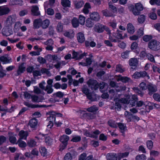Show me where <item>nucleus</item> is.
<instances>
[{"mask_svg":"<svg viewBox=\"0 0 160 160\" xmlns=\"http://www.w3.org/2000/svg\"><path fill=\"white\" fill-rule=\"evenodd\" d=\"M92 19L90 18H88L86 20V25L88 28H91L93 25V23L92 21Z\"/></svg>","mask_w":160,"mask_h":160,"instance_id":"40","label":"nucleus"},{"mask_svg":"<svg viewBox=\"0 0 160 160\" xmlns=\"http://www.w3.org/2000/svg\"><path fill=\"white\" fill-rule=\"evenodd\" d=\"M81 139V138L80 136L75 135L72 136V138L71 141L73 142H76L79 141Z\"/></svg>","mask_w":160,"mask_h":160,"instance_id":"51","label":"nucleus"},{"mask_svg":"<svg viewBox=\"0 0 160 160\" xmlns=\"http://www.w3.org/2000/svg\"><path fill=\"white\" fill-rule=\"evenodd\" d=\"M31 11L32 14L35 16H38L40 15V12L39 10V8L37 6L32 7Z\"/></svg>","mask_w":160,"mask_h":160,"instance_id":"16","label":"nucleus"},{"mask_svg":"<svg viewBox=\"0 0 160 160\" xmlns=\"http://www.w3.org/2000/svg\"><path fill=\"white\" fill-rule=\"evenodd\" d=\"M85 45L87 47L90 46L92 47H93L96 46V43L93 42H91L89 43L88 41H86L85 42Z\"/></svg>","mask_w":160,"mask_h":160,"instance_id":"62","label":"nucleus"},{"mask_svg":"<svg viewBox=\"0 0 160 160\" xmlns=\"http://www.w3.org/2000/svg\"><path fill=\"white\" fill-rule=\"evenodd\" d=\"M69 137L66 135H63L60 138V140L62 143H67L69 140Z\"/></svg>","mask_w":160,"mask_h":160,"instance_id":"34","label":"nucleus"},{"mask_svg":"<svg viewBox=\"0 0 160 160\" xmlns=\"http://www.w3.org/2000/svg\"><path fill=\"white\" fill-rule=\"evenodd\" d=\"M39 138L41 139H45V142L47 144H49L50 143V137L49 136H48L47 135H44L43 134H40L39 135Z\"/></svg>","mask_w":160,"mask_h":160,"instance_id":"31","label":"nucleus"},{"mask_svg":"<svg viewBox=\"0 0 160 160\" xmlns=\"http://www.w3.org/2000/svg\"><path fill=\"white\" fill-rule=\"evenodd\" d=\"M77 36L78 42L82 43L85 41V38L83 33L81 32H79L77 34Z\"/></svg>","mask_w":160,"mask_h":160,"instance_id":"23","label":"nucleus"},{"mask_svg":"<svg viewBox=\"0 0 160 160\" xmlns=\"http://www.w3.org/2000/svg\"><path fill=\"white\" fill-rule=\"evenodd\" d=\"M128 154L129 153L128 152H125L119 153L117 155L118 160H120L122 158L127 157L128 155Z\"/></svg>","mask_w":160,"mask_h":160,"instance_id":"38","label":"nucleus"},{"mask_svg":"<svg viewBox=\"0 0 160 160\" xmlns=\"http://www.w3.org/2000/svg\"><path fill=\"white\" fill-rule=\"evenodd\" d=\"M72 26L74 28H77L79 26V23L78 19L76 18H73L71 21Z\"/></svg>","mask_w":160,"mask_h":160,"instance_id":"35","label":"nucleus"},{"mask_svg":"<svg viewBox=\"0 0 160 160\" xmlns=\"http://www.w3.org/2000/svg\"><path fill=\"white\" fill-rule=\"evenodd\" d=\"M146 107V111L149 112L150 110L152 109L153 105L155 106L157 108H159L160 107L159 105L157 104H154L149 102H146L145 104Z\"/></svg>","mask_w":160,"mask_h":160,"instance_id":"10","label":"nucleus"},{"mask_svg":"<svg viewBox=\"0 0 160 160\" xmlns=\"http://www.w3.org/2000/svg\"><path fill=\"white\" fill-rule=\"evenodd\" d=\"M148 47L153 50H158L160 49V42L156 40H152L148 43Z\"/></svg>","mask_w":160,"mask_h":160,"instance_id":"6","label":"nucleus"},{"mask_svg":"<svg viewBox=\"0 0 160 160\" xmlns=\"http://www.w3.org/2000/svg\"><path fill=\"white\" fill-rule=\"evenodd\" d=\"M49 24V20L46 19L42 22V27L43 28H47Z\"/></svg>","mask_w":160,"mask_h":160,"instance_id":"47","label":"nucleus"},{"mask_svg":"<svg viewBox=\"0 0 160 160\" xmlns=\"http://www.w3.org/2000/svg\"><path fill=\"white\" fill-rule=\"evenodd\" d=\"M92 62L90 58H87L86 60V62H81L79 63V65H81L83 66H86L90 65Z\"/></svg>","mask_w":160,"mask_h":160,"instance_id":"43","label":"nucleus"},{"mask_svg":"<svg viewBox=\"0 0 160 160\" xmlns=\"http://www.w3.org/2000/svg\"><path fill=\"white\" fill-rule=\"evenodd\" d=\"M155 8H153V12L150 13L149 15V17L152 19L155 20L157 18V15L155 13Z\"/></svg>","mask_w":160,"mask_h":160,"instance_id":"39","label":"nucleus"},{"mask_svg":"<svg viewBox=\"0 0 160 160\" xmlns=\"http://www.w3.org/2000/svg\"><path fill=\"white\" fill-rule=\"evenodd\" d=\"M50 5V3L49 2H46L44 3V9L47 12V13L48 14V15H50V9L49 8H47Z\"/></svg>","mask_w":160,"mask_h":160,"instance_id":"44","label":"nucleus"},{"mask_svg":"<svg viewBox=\"0 0 160 160\" xmlns=\"http://www.w3.org/2000/svg\"><path fill=\"white\" fill-rule=\"evenodd\" d=\"M28 135V133L27 132L24 131L23 130L21 131L18 133V135L20 137L19 139H21L26 140Z\"/></svg>","mask_w":160,"mask_h":160,"instance_id":"20","label":"nucleus"},{"mask_svg":"<svg viewBox=\"0 0 160 160\" xmlns=\"http://www.w3.org/2000/svg\"><path fill=\"white\" fill-rule=\"evenodd\" d=\"M139 87L141 89L143 90H145L147 89V86L145 83L144 82H141L139 84Z\"/></svg>","mask_w":160,"mask_h":160,"instance_id":"60","label":"nucleus"},{"mask_svg":"<svg viewBox=\"0 0 160 160\" xmlns=\"http://www.w3.org/2000/svg\"><path fill=\"white\" fill-rule=\"evenodd\" d=\"M0 61L3 62V64L10 63L12 62L11 59H8L5 57H2L0 58Z\"/></svg>","mask_w":160,"mask_h":160,"instance_id":"37","label":"nucleus"},{"mask_svg":"<svg viewBox=\"0 0 160 160\" xmlns=\"http://www.w3.org/2000/svg\"><path fill=\"white\" fill-rule=\"evenodd\" d=\"M108 160H118V156L116 153H108L106 156Z\"/></svg>","mask_w":160,"mask_h":160,"instance_id":"21","label":"nucleus"},{"mask_svg":"<svg viewBox=\"0 0 160 160\" xmlns=\"http://www.w3.org/2000/svg\"><path fill=\"white\" fill-rule=\"evenodd\" d=\"M32 101L34 102H39L42 101V100L36 95L32 96Z\"/></svg>","mask_w":160,"mask_h":160,"instance_id":"49","label":"nucleus"},{"mask_svg":"<svg viewBox=\"0 0 160 160\" xmlns=\"http://www.w3.org/2000/svg\"><path fill=\"white\" fill-rule=\"evenodd\" d=\"M115 78L118 81H121L123 82L126 83L131 80L130 78L126 77H122L120 75L115 76Z\"/></svg>","mask_w":160,"mask_h":160,"instance_id":"14","label":"nucleus"},{"mask_svg":"<svg viewBox=\"0 0 160 160\" xmlns=\"http://www.w3.org/2000/svg\"><path fill=\"white\" fill-rule=\"evenodd\" d=\"M108 124L110 127L114 128H117L118 125V124L115 121L111 120H110L108 122Z\"/></svg>","mask_w":160,"mask_h":160,"instance_id":"52","label":"nucleus"},{"mask_svg":"<svg viewBox=\"0 0 160 160\" xmlns=\"http://www.w3.org/2000/svg\"><path fill=\"white\" fill-rule=\"evenodd\" d=\"M47 84L45 86L46 83L45 81H43L39 84V86L41 88L47 91L49 94L50 93V80L47 81Z\"/></svg>","mask_w":160,"mask_h":160,"instance_id":"8","label":"nucleus"},{"mask_svg":"<svg viewBox=\"0 0 160 160\" xmlns=\"http://www.w3.org/2000/svg\"><path fill=\"white\" fill-rule=\"evenodd\" d=\"M90 17L92 20L95 21H98L100 19L99 14L96 12L90 13Z\"/></svg>","mask_w":160,"mask_h":160,"instance_id":"15","label":"nucleus"},{"mask_svg":"<svg viewBox=\"0 0 160 160\" xmlns=\"http://www.w3.org/2000/svg\"><path fill=\"white\" fill-rule=\"evenodd\" d=\"M38 121L35 118L30 120L29 122V125L31 128H35L38 124Z\"/></svg>","mask_w":160,"mask_h":160,"instance_id":"30","label":"nucleus"},{"mask_svg":"<svg viewBox=\"0 0 160 160\" xmlns=\"http://www.w3.org/2000/svg\"><path fill=\"white\" fill-rule=\"evenodd\" d=\"M42 20L40 19H37L34 21L33 22V27L34 28L38 29L41 26H42Z\"/></svg>","mask_w":160,"mask_h":160,"instance_id":"22","label":"nucleus"},{"mask_svg":"<svg viewBox=\"0 0 160 160\" xmlns=\"http://www.w3.org/2000/svg\"><path fill=\"white\" fill-rule=\"evenodd\" d=\"M145 19V17L144 15L139 16L138 19V21L139 23H143Z\"/></svg>","mask_w":160,"mask_h":160,"instance_id":"54","label":"nucleus"},{"mask_svg":"<svg viewBox=\"0 0 160 160\" xmlns=\"http://www.w3.org/2000/svg\"><path fill=\"white\" fill-rule=\"evenodd\" d=\"M130 66L132 67H136L138 64V60L136 58H131L129 61Z\"/></svg>","mask_w":160,"mask_h":160,"instance_id":"19","label":"nucleus"},{"mask_svg":"<svg viewBox=\"0 0 160 160\" xmlns=\"http://www.w3.org/2000/svg\"><path fill=\"white\" fill-rule=\"evenodd\" d=\"M146 145L147 148L150 149L151 150L153 146V142L151 140H148L146 142Z\"/></svg>","mask_w":160,"mask_h":160,"instance_id":"55","label":"nucleus"},{"mask_svg":"<svg viewBox=\"0 0 160 160\" xmlns=\"http://www.w3.org/2000/svg\"><path fill=\"white\" fill-rule=\"evenodd\" d=\"M114 100L116 102L115 104V108L118 110H119L121 108V105L120 103L124 104H130L132 106H135L137 105V107H141L143 105V102L140 101L137 102L138 98L136 95H132V96H126L125 98H122L119 100L118 98L114 99ZM144 106H145V104ZM146 107H145V109L146 110Z\"/></svg>","mask_w":160,"mask_h":160,"instance_id":"1","label":"nucleus"},{"mask_svg":"<svg viewBox=\"0 0 160 160\" xmlns=\"http://www.w3.org/2000/svg\"><path fill=\"white\" fill-rule=\"evenodd\" d=\"M53 97L55 98L57 97L61 98L63 96L64 94L61 92H58L54 93L53 94Z\"/></svg>","mask_w":160,"mask_h":160,"instance_id":"50","label":"nucleus"},{"mask_svg":"<svg viewBox=\"0 0 160 160\" xmlns=\"http://www.w3.org/2000/svg\"><path fill=\"white\" fill-rule=\"evenodd\" d=\"M125 70L122 68V66L120 65H117L116 67V71L120 72H122Z\"/></svg>","mask_w":160,"mask_h":160,"instance_id":"63","label":"nucleus"},{"mask_svg":"<svg viewBox=\"0 0 160 160\" xmlns=\"http://www.w3.org/2000/svg\"><path fill=\"white\" fill-rule=\"evenodd\" d=\"M149 2L152 5L156 4L158 5H160V0H150Z\"/></svg>","mask_w":160,"mask_h":160,"instance_id":"59","label":"nucleus"},{"mask_svg":"<svg viewBox=\"0 0 160 160\" xmlns=\"http://www.w3.org/2000/svg\"><path fill=\"white\" fill-rule=\"evenodd\" d=\"M131 48L132 51L137 54L139 53V49L138 47V44L136 42L132 43L131 46Z\"/></svg>","mask_w":160,"mask_h":160,"instance_id":"18","label":"nucleus"},{"mask_svg":"<svg viewBox=\"0 0 160 160\" xmlns=\"http://www.w3.org/2000/svg\"><path fill=\"white\" fill-rule=\"evenodd\" d=\"M87 84L89 87H91L92 90H96L99 87L101 92H102V89L104 88L106 86V84L103 82H102L100 83V85H99L96 80L92 79H90L88 82Z\"/></svg>","mask_w":160,"mask_h":160,"instance_id":"3","label":"nucleus"},{"mask_svg":"<svg viewBox=\"0 0 160 160\" xmlns=\"http://www.w3.org/2000/svg\"><path fill=\"white\" fill-rule=\"evenodd\" d=\"M118 126L119 128L123 132L126 129V126L125 124L119 123L118 124Z\"/></svg>","mask_w":160,"mask_h":160,"instance_id":"56","label":"nucleus"},{"mask_svg":"<svg viewBox=\"0 0 160 160\" xmlns=\"http://www.w3.org/2000/svg\"><path fill=\"white\" fill-rule=\"evenodd\" d=\"M127 30L128 33L131 34H133L135 32V28L133 25L129 23L127 24Z\"/></svg>","mask_w":160,"mask_h":160,"instance_id":"25","label":"nucleus"},{"mask_svg":"<svg viewBox=\"0 0 160 160\" xmlns=\"http://www.w3.org/2000/svg\"><path fill=\"white\" fill-rule=\"evenodd\" d=\"M28 145L30 147H33L36 146V143L32 139H31L27 142Z\"/></svg>","mask_w":160,"mask_h":160,"instance_id":"48","label":"nucleus"},{"mask_svg":"<svg viewBox=\"0 0 160 160\" xmlns=\"http://www.w3.org/2000/svg\"><path fill=\"white\" fill-rule=\"evenodd\" d=\"M130 11H131L134 15L137 16L138 15L140 12L143 10L142 5L140 3H136L134 7L132 4H130L128 6Z\"/></svg>","mask_w":160,"mask_h":160,"instance_id":"4","label":"nucleus"},{"mask_svg":"<svg viewBox=\"0 0 160 160\" xmlns=\"http://www.w3.org/2000/svg\"><path fill=\"white\" fill-rule=\"evenodd\" d=\"M64 36L70 38H73L74 36V32L72 30L66 31L63 33Z\"/></svg>","mask_w":160,"mask_h":160,"instance_id":"26","label":"nucleus"},{"mask_svg":"<svg viewBox=\"0 0 160 160\" xmlns=\"http://www.w3.org/2000/svg\"><path fill=\"white\" fill-rule=\"evenodd\" d=\"M119 29L122 30L121 31L118 29L116 32L113 33L112 34H110L109 39L112 42H116L119 41V39H122L127 37L126 34H125L124 36H123V31L126 30V28L122 26H119Z\"/></svg>","mask_w":160,"mask_h":160,"instance_id":"2","label":"nucleus"},{"mask_svg":"<svg viewBox=\"0 0 160 160\" xmlns=\"http://www.w3.org/2000/svg\"><path fill=\"white\" fill-rule=\"evenodd\" d=\"M21 25L22 23L20 22H17L15 23L13 28V31L14 32H17L19 31Z\"/></svg>","mask_w":160,"mask_h":160,"instance_id":"32","label":"nucleus"},{"mask_svg":"<svg viewBox=\"0 0 160 160\" xmlns=\"http://www.w3.org/2000/svg\"><path fill=\"white\" fill-rule=\"evenodd\" d=\"M85 17L82 15H80L79 17V23L82 25H83L85 21Z\"/></svg>","mask_w":160,"mask_h":160,"instance_id":"42","label":"nucleus"},{"mask_svg":"<svg viewBox=\"0 0 160 160\" xmlns=\"http://www.w3.org/2000/svg\"><path fill=\"white\" fill-rule=\"evenodd\" d=\"M40 152L42 155L43 156L47 154L46 149L44 147H41L40 149Z\"/></svg>","mask_w":160,"mask_h":160,"instance_id":"61","label":"nucleus"},{"mask_svg":"<svg viewBox=\"0 0 160 160\" xmlns=\"http://www.w3.org/2000/svg\"><path fill=\"white\" fill-rule=\"evenodd\" d=\"M61 4L64 7H70L71 6V2L69 0H61Z\"/></svg>","mask_w":160,"mask_h":160,"instance_id":"33","label":"nucleus"},{"mask_svg":"<svg viewBox=\"0 0 160 160\" xmlns=\"http://www.w3.org/2000/svg\"><path fill=\"white\" fill-rule=\"evenodd\" d=\"M84 2L82 0L75 1L74 2V4L76 8H81L83 5Z\"/></svg>","mask_w":160,"mask_h":160,"instance_id":"28","label":"nucleus"},{"mask_svg":"<svg viewBox=\"0 0 160 160\" xmlns=\"http://www.w3.org/2000/svg\"><path fill=\"white\" fill-rule=\"evenodd\" d=\"M94 29L95 31L99 33L102 32L104 30L108 33L110 32V30L108 27L99 23H98L95 25Z\"/></svg>","mask_w":160,"mask_h":160,"instance_id":"7","label":"nucleus"},{"mask_svg":"<svg viewBox=\"0 0 160 160\" xmlns=\"http://www.w3.org/2000/svg\"><path fill=\"white\" fill-rule=\"evenodd\" d=\"M2 34L6 36H9L13 33L12 26H5L2 29Z\"/></svg>","mask_w":160,"mask_h":160,"instance_id":"9","label":"nucleus"},{"mask_svg":"<svg viewBox=\"0 0 160 160\" xmlns=\"http://www.w3.org/2000/svg\"><path fill=\"white\" fill-rule=\"evenodd\" d=\"M73 158V156L72 154L68 153L65 156L64 158V160H71Z\"/></svg>","mask_w":160,"mask_h":160,"instance_id":"57","label":"nucleus"},{"mask_svg":"<svg viewBox=\"0 0 160 160\" xmlns=\"http://www.w3.org/2000/svg\"><path fill=\"white\" fill-rule=\"evenodd\" d=\"M87 53H84L83 54H81L80 52H78L73 51L72 54V58L76 60L81 59L84 56H86Z\"/></svg>","mask_w":160,"mask_h":160,"instance_id":"12","label":"nucleus"},{"mask_svg":"<svg viewBox=\"0 0 160 160\" xmlns=\"http://www.w3.org/2000/svg\"><path fill=\"white\" fill-rule=\"evenodd\" d=\"M16 144H18V146L21 148H24L27 146L26 143L21 139H19Z\"/></svg>","mask_w":160,"mask_h":160,"instance_id":"36","label":"nucleus"},{"mask_svg":"<svg viewBox=\"0 0 160 160\" xmlns=\"http://www.w3.org/2000/svg\"><path fill=\"white\" fill-rule=\"evenodd\" d=\"M153 98L155 100L160 102V95L158 93H155L153 95Z\"/></svg>","mask_w":160,"mask_h":160,"instance_id":"64","label":"nucleus"},{"mask_svg":"<svg viewBox=\"0 0 160 160\" xmlns=\"http://www.w3.org/2000/svg\"><path fill=\"white\" fill-rule=\"evenodd\" d=\"M9 11V8L6 6H0V16L7 14Z\"/></svg>","mask_w":160,"mask_h":160,"instance_id":"13","label":"nucleus"},{"mask_svg":"<svg viewBox=\"0 0 160 160\" xmlns=\"http://www.w3.org/2000/svg\"><path fill=\"white\" fill-rule=\"evenodd\" d=\"M124 115L126 116L128 122L131 121V117H132V114L126 111L125 112Z\"/></svg>","mask_w":160,"mask_h":160,"instance_id":"53","label":"nucleus"},{"mask_svg":"<svg viewBox=\"0 0 160 160\" xmlns=\"http://www.w3.org/2000/svg\"><path fill=\"white\" fill-rule=\"evenodd\" d=\"M98 110V108L95 106L91 107L87 109V110L88 111L91 112H94L97 111Z\"/></svg>","mask_w":160,"mask_h":160,"instance_id":"58","label":"nucleus"},{"mask_svg":"<svg viewBox=\"0 0 160 160\" xmlns=\"http://www.w3.org/2000/svg\"><path fill=\"white\" fill-rule=\"evenodd\" d=\"M102 12L103 15L105 17H111L113 15V14L109 12L107 9L102 10Z\"/></svg>","mask_w":160,"mask_h":160,"instance_id":"46","label":"nucleus"},{"mask_svg":"<svg viewBox=\"0 0 160 160\" xmlns=\"http://www.w3.org/2000/svg\"><path fill=\"white\" fill-rule=\"evenodd\" d=\"M14 21V18L13 17L11 16H9L7 18L5 22V26H12L11 25Z\"/></svg>","mask_w":160,"mask_h":160,"instance_id":"17","label":"nucleus"},{"mask_svg":"<svg viewBox=\"0 0 160 160\" xmlns=\"http://www.w3.org/2000/svg\"><path fill=\"white\" fill-rule=\"evenodd\" d=\"M62 115L60 113H57L55 112L51 111V125L52 123V126H53V124H56L58 127L59 126L61 125L62 123L60 122H55V118L56 117H61Z\"/></svg>","mask_w":160,"mask_h":160,"instance_id":"5","label":"nucleus"},{"mask_svg":"<svg viewBox=\"0 0 160 160\" xmlns=\"http://www.w3.org/2000/svg\"><path fill=\"white\" fill-rule=\"evenodd\" d=\"M91 8L90 4L88 2L85 4L84 8L82 10L83 12L85 14H87L89 13V9Z\"/></svg>","mask_w":160,"mask_h":160,"instance_id":"29","label":"nucleus"},{"mask_svg":"<svg viewBox=\"0 0 160 160\" xmlns=\"http://www.w3.org/2000/svg\"><path fill=\"white\" fill-rule=\"evenodd\" d=\"M148 88L149 91V94H152V93L155 92L157 90V88L155 85H153L151 83L149 84L148 85Z\"/></svg>","mask_w":160,"mask_h":160,"instance_id":"24","label":"nucleus"},{"mask_svg":"<svg viewBox=\"0 0 160 160\" xmlns=\"http://www.w3.org/2000/svg\"><path fill=\"white\" fill-rule=\"evenodd\" d=\"M82 92L87 95V98L91 100H93L91 94L89 92V91L88 89L86 88H83L82 89Z\"/></svg>","mask_w":160,"mask_h":160,"instance_id":"27","label":"nucleus"},{"mask_svg":"<svg viewBox=\"0 0 160 160\" xmlns=\"http://www.w3.org/2000/svg\"><path fill=\"white\" fill-rule=\"evenodd\" d=\"M25 68L24 66L23 63L21 64L19 67L17 71L18 74L23 72L25 70Z\"/></svg>","mask_w":160,"mask_h":160,"instance_id":"45","label":"nucleus"},{"mask_svg":"<svg viewBox=\"0 0 160 160\" xmlns=\"http://www.w3.org/2000/svg\"><path fill=\"white\" fill-rule=\"evenodd\" d=\"M146 156L144 154L138 155L135 158L136 160H146Z\"/></svg>","mask_w":160,"mask_h":160,"instance_id":"41","label":"nucleus"},{"mask_svg":"<svg viewBox=\"0 0 160 160\" xmlns=\"http://www.w3.org/2000/svg\"><path fill=\"white\" fill-rule=\"evenodd\" d=\"M100 133V132L98 130H96L93 132L92 133H90L87 130L84 131V135L93 138H96L98 137V135Z\"/></svg>","mask_w":160,"mask_h":160,"instance_id":"11","label":"nucleus"}]
</instances>
